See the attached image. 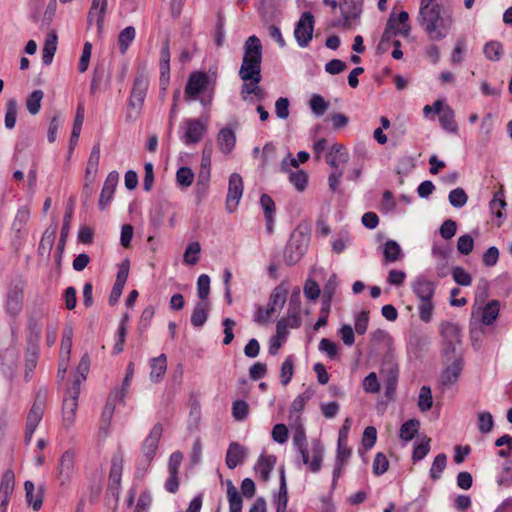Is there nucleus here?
I'll return each mask as SVG.
<instances>
[{"mask_svg": "<svg viewBox=\"0 0 512 512\" xmlns=\"http://www.w3.org/2000/svg\"><path fill=\"white\" fill-rule=\"evenodd\" d=\"M418 21L429 40L440 41L450 33L453 19L440 5L420 7Z\"/></svg>", "mask_w": 512, "mask_h": 512, "instance_id": "f257e3e1", "label": "nucleus"}, {"mask_svg": "<svg viewBox=\"0 0 512 512\" xmlns=\"http://www.w3.org/2000/svg\"><path fill=\"white\" fill-rule=\"evenodd\" d=\"M262 50L261 41L257 36L252 35L245 41L242 64L238 73L243 82H247L249 79L257 80L258 77H262Z\"/></svg>", "mask_w": 512, "mask_h": 512, "instance_id": "f03ea898", "label": "nucleus"}, {"mask_svg": "<svg viewBox=\"0 0 512 512\" xmlns=\"http://www.w3.org/2000/svg\"><path fill=\"white\" fill-rule=\"evenodd\" d=\"M413 293L420 300L418 307L419 318L424 323H429L433 317L434 304L433 297L435 295V282L426 279L423 276L417 277L411 285Z\"/></svg>", "mask_w": 512, "mask_h": 512, "instance_id": "7ed1b4c3", "label": "nucleus"}, {"mask_svg": "<svg viewBox=\"0 0 512 512\" xmlns=\"http://www.w3.org/2000/svg\"><path fill=\"white\" fill-rule=\"evenodd\" d=\"M148 87V77L143 72H137L134 77L132 89L128 100V106L132 111H135V115H132V113H128L126 115L127 121H134L140 115L147 95Z\"/></svg>", "mask_w": 512, "mask_h": 512, "instance_id": "20e7f679", "label": "nucleus"}, {"mask_svg": "<svg viewBox=\"0 0 512 512\" xmlns=\"http://www.w3.org/2000/svg\"><path fill=\"white\" fill-rule=\"evenodd\" d=\"M441 353L450 360L456 354V346L461 343V327L451 321H442L439 325Z\"/></svg>", "mask_w": 512, "mask_h": 512, "instance_id": "39448f33", "label": "nucleus"}, {"mask_svg": "<svg viewBox=\"0 0 512 512\" xmlns=\"http://www.w3.org/2000/svg\"><path fill=\"white\" fill-rule=\"evenodd\" d=\"M25 282L22 279L12 280L6 289L4 309L12 318H16L23 310Z\"/></svg>", "mask_w": 512, "mask_h": 512, "instance_id": "423d86ee", "label": "nucleus"}, {"mask_svg": "<svg viewBox=\"0 0 512 512\" xmlns=\"http://www.w3.org/2000/svg\"><path fill=\"white\" fill-rule=\"evenodd\" d=\"M76 451L73 448L66 450L59 458L56 469V479L61 486L72 479L75 472Z\"/></svg>", "mask_w": 512, "mask_h": 512, "instance_id": "0eeeda50", "label": "nucleus"}, {"mask_svg": "<svg viewBox=\"0 0 512 512\" xmlns=\"http://www.w3.org/2000/svg\"><path fill=\"white\" fill-rule=\"evenodd\" d=\"M162 432V425L160 423L155 424L142 444L143 458L141 464L144 465L145 469L150 466L155 457Z\"/></svg>", "mask_w": 512, "mask_h": 512, "instance_id": "6e6552de", "label": "nucleus"}, {"mask_svg": "<svg viewBox=\"0 0 512 512\" xmlns=\"http://www.w3.org/2000/svg\"><path fill=\"white\" fill-rule=\"evenodd\" d=\"M314 23V16L309 11L304 12L296 23L294 36L300 47H307L312 40Z\"/></svg>", "mask_w": 512, "mask_h": 512, "instance_id": "1a4fd4ad", "label": "nucleus"}, {"mask_svg": "<svg viewBox=\"0 0 512 512\" xmlns=\"http://www.w3.org/2000/svg\"><path fill=\"white\" fill-rule=\"evenodd\" d=\"M79 385H80V380H75L73 389L70 391V396L65 397L63 400V406H62L63 426L67 430L70 429L75 422L76 411L78 408V396L80 393Z\"/></svg>", "mask_w": 512, "mask_h": 512, "instance_id": "9d476101", "label": "nucleus"}, {"mask_svg": "<svg viewBox=\"0 0 512 512\" xmlns=\"http://www.w3.org/2000/svg\"><path fill=\"white\" fill-rule=\"evenodd\" d=\"M308 239L304 236L292 235L284 250V260L289 266L296 264L306 252Z\"/></svg>", "mask_w": 512, "mask_h": 512, "instance_id": "9b49d317", "label": "nucleus"}, {"mask_svg": "<svg viewBox=\"0 0 512 512\" xmlns=\"http://www.w3.org/2000/svg\"><path fill=\"white\" fill-rule=\"evenodd\" d=\"M243 180L240 174L232 173L229 177L228 193L226 198V209L232 213L237 208L243 194Z\"/></svg>", "mask_w": 512, "mask_h": 512, "instance_id": "f8f14e48", "label": "nucleus"}, {"mask_svg": "<svg viewBox=\"0 0 512 512\" xmlns=\"http://www.w3.org/2000/svg\"><path fill=\"white\" fill-rule=\"evenodd\" d=\"M210 78L205 72H193L187 81L185 94L187 98L196 99V97L204 92L209 85Z\"/></svg>", "mask_w": 512, "mask_h": 512, "instance_id": "ddd939ff", "label": "nucleus"}, {"mask_svg": "<svg viewBox=\"0 0 512 512\" xmlns=\"http://www.w3.org/2000/svg\"><path fill=\"white\" fill-rule=\"evenodd\" d=\"M45 405L46 391L39 390L36 393L34 403L28 412L26 418V426L37 428L38 424L43 418Z\"/></svg>", "mask_w": 512, "mask_h": 512, "instance_id": "4468645a", "label": "nucleus"}, {"mask_svg": "<svg viewBox=\"0 0 512 512\" xmlns=\"http://www.w3.org/2000/svg\"><path fill=\"white\" fill-rule=\"evenodd\" d=\"M15 475L12 470H6L0 483V512H6L10 496L14 491Z\"/></svg>", "mask_w": 512, "mask_h": 512, "instance_id": "2eb2a0df", "label": "nucleus"}, {"mask_svg": "<svg viewBox=\"0 0 512 512\" xmlns=\"http://www.w3.org/2000/svg\"><path fill=\"white\" fill-rule=\"evenodd\" d=\"M186 131L182 137L185 144L199 143L206 131L205 125L199 119H186Z\"/></svg>", "mask_w": 512, "mask_h": 512, "instance_id": "dca6fc26", "label": "nucleus"}, {"mask_svg": "<svg viewBox=\"0 0 512 512\" xmlns=\"http://www.w3.org/2000/svg\"><path fill=\"white\" fill-rule=\"evenodd\" d=\"M118 181L119 174L116 171H112L108 174L98 202L99 208L101 210H104L112 200Z\"/></svg>", "mask_w": 512, "mask_h": 512, "instance_id": "f3484780", "label": "nucleus"}, {"mask_svg": "<svg viewBox=\"0 0 512 512\" xmlns=\"http://www.w3.org/2000/svg\"><path fill=\"white\" fill-rule=\"evenodd\" d=\"M463 358L455 357L453 362L448 365L440 376V384L442 386H451L457 382L463 370Z\"/></svg>", "mask_w": 512, "mask_h": 512, "instance_id": "a211bd4d", "label": "nucleus"}, {"mask_svg": "<svg viewBox=\"0 0 512 512\" xmlns=\"http://www.w3.org/2000/svg\"><path fill=\"white\" fill-rule=\"evenodd\" d=\"M301 453L303 463L308 465L311 472L316 473L321 469L323 459V448L320 444H316L312 449V460L309 458V451L307 447L298 449Z\"/></svg>", "mask_w": 512, "mask_h": 512, "instance_id": "6ab92c4d", "label": "nucleus"}, {"mask_svg": "<svg viewBox=\"0 0 512 512\" xmlns=\"http://www.w3.org/2000/svg\"><path fill=\"white\" fill-rule=\"evenodd\" d=\"M247 451L238 442H231L226 452L225 462L229 469L236 468L246 458Z\"/></svg>", "mask_w": 512, "mask_h": 512, "instance_id": "aec40b11", "label": "nucleus"}, {"mask_svg": "<svg viewBox=\"0 0 512 512\" xmlns=\"http://www.w3.org/2000/svg\"><path fill=\"white\" fill-rule=\"evenodd\" d=\"M349 159V154L344 145L335 143L326 155V162L334 169L339 170V166L345 164Z\"/></svg>", "mask_w": 512, "mask_h": 512, "instance_id": "412c9836", "label": "nucleus"}, {"mask_svg": "<svg viewBox=\"0 0 512 512\" xmlns=\"http://www.w3.org/2000/svg\"><path fill=\"white\" fill-rule=\"evenodd\" d=\"M123 472V455L118 452L111 458V467L109 471V482L107 487L121 486Z\"/></svg>", "mask_w": 512, "mask_h": 512, "instance_id": "4be33fe9", "label": "nucleus"}, {"mask_svg": "<svg viewBox=\"0 0 512 512\" xmlns=\"http://www.w3.org/2000/svg\"><path fill=\"white\" fill-rule=\"evenodd\" d=\"M211 170V149L204 148L202 153L201 168L198 174L197 187L207 188Z\"/></svg>", "mask_w": 512, "mask_h": 512, "instance_id": "5701e85b", "label": "nucleus"}, {"mask_svg": "<svg viewBox=\"0 0 512 512\" xmlns=\"http://www.w3.org/2000/svg\"><path fill=\"white\" fill-rule=\"evenodd\" d=\"M24 488H25L26 500H27L28 504L31 505L35 511L40 510V508L42 507V504H43L44 487L43 486L38 487L37 493H36V495H34L35 486H34L33 482L28 480L24 483Z\"/></svg>", "mask_w": 512, "mask_h": 512, "instance_id": "b1692460", "label": "nucleus"}, {"mask_svg": "<svg viewBox=\"0 0 512 512\" xmlns=\"http://www.w3.org/2000/svg\"><path fill=\"white\" fill-rule=\"evenodd\" d=\"M167 370V357L165 354H161L158 357L150 360V379L153 382H159L162 380Z\"/></svg>", "mask_w": 512, "mask_h": 512, "instance_id": "393cba45", "label": "nucleus"}, {"mask_svg": "<svg viewBox=\"0 0 512 512\" xmlns=\"http://www.w3.org/2000/svg\"><path fill=\"white\" fill-rule=\"evenodd\" d=\"M99 161H100V145L96 144L93 146L90 156H89V159H88V162H87L86 171H85L86 181H89L90 183L94 182L96 175H97V171H98Z\"/></svg>", "mask_w": 512, "mask_h": 512, "instance_id": "a878e982", "label": "nucleus"}, {"mask_svg": "<svg viewBox=\"0 0 512 512\" xmlns=\"http://www.w3.org/2000/svg\"><path fill=\"white\" fill-rule=\"evenodd\" d=\"M217 141L220 150L225 154H229L235 147V132L228 127L222 128L218 133Z\"/></svg>", "mask_w": 512, "mask_h": 512, "instance_id": "bb28decb", "label": "nucleus"}, {"mask_svg": "<svg viewBox=\"0 0 512 512\" xmlns=\"http://www.w3.org/2000/svg\"><path fill=\"white\" fill-rule=\"evenodd\" d=\"M41 334L42 323L38 319H29L27 323V346L39 347Z\"/></svg>", "mask_w": 512, "mask_h": 512, "instance_id": "cd10ccee", "label": "nucleus"}, {"mask_svg": "<svg viewBox=\"0 0 512 512\" xmlns=\"http://www.w3.org/2000/svg\"><path fill=\"white\" fill-rule=\"evenodd\" d=\"M57 40L58 37L55 31H52L47 35L42 50V62L44 65H50L52 63L57 50Z\"/></svg>", "mask_w": 512, "mask_h": 512, "instance_id": "c85d7f7f", "label": "nucleus"}, {"mask_svg": "<svg viewBox=\"0 0 512 512\" xmlns=\"http://www.w3.org/2000/svg\"><path fill=\"white\" fill-rule=\"evenodd\" d=\"M276 464V456L274 455H261L256 464V470L259 472L262 481L267 482L270 478V473Z\"/></svg>", "mask_w": 512, "mask_h": 512, "instance_id": "c756f323", "label": "nucleus"}, {"mask_svg": "<svg viewBox=\"0 0 512 512\" xmlns=\"http://www.w3.org/2000/svg\"><path fill=\"white\" fill-rule=\"evenodd\" d=\"M506 202L504 200V191L500 189L495 192L492 200L489 203V208L492 214H494L500 221L496 224L497 227H500L502 224V219H504L503 210L506 207Z\"/></svg>", "mask_w": 512, "mask_h": 512, "instance_id": "7c9ffc66", "label": "nucleus"}, {"mask_svg": "<svg viewBox=\"0 0 512 512\" xmlns=\"http://www.w3.org/2000/svg\"><path fill=\"white\" fill-rule=\"evenodd\" d=\"M500 311V302L496 299L490 300L482 309L481 321L484 325H492L497 319Z\"/></svg>", "mask_w": 512, "mask_h": 512, "instance_id": "2f4dec72", "label": "nucleus"}, {"mask_svg": "<svg viewBox=\"0 0 512 512\" xmlns=\"http://www.w3.org/2000/svg\"><path fill=\"white\" fill-rule=\"evenodd\" d=\"M227 497L230 512H242V497L231 480H227Z\"/></svg>", "mask_w": 512, "mask_h": 512, "instance_id": "473e14b6", "label": "nucleus"}, {"mask_svg": "<svg viewBox=\"0 0 512 512\" xmlns=\"http://www.w3.org/2000/svg\"><path fill=\"white\" fill-rule=\"evenodd\" d=\"M439 122L441 127L450 133H455L458 130L454 110L448 105L444 107L443 112L439 115Z\"/></svg>", "mask_w": 512, "mask_h": 512, "instance_id": "72a5a7b5", "label": "nucleus"}, {"mask_svg": "<svg viewBox=\"0 0 512 512\" xmlns=\"http://www.w3.org/2000/svg\"><path fill=\"white\" fill-rule=\"evenodd\" d=\"M57 232V225H50L45 232L43 233V236L41 238V241L39 243V252L41 255L47 253L49 254L52 250V247L54 245L55 236Z\"/></svg>", "mask_w": 512, "mask_h": 512, "instance_id": "f704fd0d", "label": "nucleus"}, {"mask_svg": "<svg viewBox=\"0 0 512 512\" xmlns=\"http://www.w3.org/2000/svg\"><path fill=\"white\" fill-rule=\"evenodd\" d=\"M401 253V247L396 241H386L383 249L384 263H392L398 261L401 258Z\"/></svg>", "mask_w": 512, "mask_h": 512, "instance_id": "c9c22d12", "label": "nucleus"}, {"mask_svg": "<svg viewBox=\"0 0 512 512\" xmlns=\"http://www.w3.org/2000/svg\"><path fill=\"white\" fill-rule=\"evenodd\" d=\"M420 427V421L417 419H410L404 422L400 427L399 437L401 440L408 442L414 438Z\"/></svg>", "mask_w": 512, "mask_h": 512, "instance_id": "e433bc0d", "label": "nucleus"}, {"mask_svg": "<svg viewBox=\"0 0 512 512\" xmlns=\"http://www.w3.org/2000/svg\"><path fill=\"white\" fill-rule=\"evenodd\" d=\"M39 358V347L27 346L25 351V378L34 371Z\"/></svg>", "mask_w": 512, "mask_h": 512, "instance_id": "4c0bfd02", "label": "nucleus"}, {"mask_svg": "<svg viewBox=\"0 0 512 512\" xmlns=\"http://www.w3.org/2000/svg\"><path fill=\"white\" fill-rule=\"evenodd\" d=\"M208 307H209V304L206 302V303H198L193 312H192V315H191V324L194 326V327H202L205 322L207 321V318H208V313H207V310H208Z\"/></svg>", "mask_w": 512, "mask_h": 512, "instance_id": "58836bf2", "label": "nucleus"}, {"mask_svg": "<svg viewBox=\"0 0 512 512\" xmlns=\"http://www.w3.org/2000/svg\"><path fill=\"white\" fill-rule=\"evenodd\" d=\"M72 216H73V209H72V207H68L66 212H65V215H64L63 225H62V228H61L60 239H59L58 245H57V250H58V252L60 254L63 252L64 247H65L66 239H67L68 234H69V229H70V223H71Z\"/></svg>", "mask_w": 512, "mask_h": 512, "instance_id": "ea45409f", "label": "nucleus"}, {"mask_svg": "<svg viewBox=\"0 0 512 512\" xmlns=\"http://www.w3.org/2000/svg\"><path fill=\"white\" fill-rule=\"evenodd\" d=\"M135 35H136V30L133 26H128L120 32V34L118 36V45H119V50L122 54L126 53L131 42L134 40Z\"/></svg>", "mask_w": 512, "mask_h": 512, "instance_id": "a19ab883", "label": "nucleus"}, {"mask_svg": "<svg viewBox=\"0 0 512 512\" xmlns=\"http://www.w3.org/2000/svg\"><path fill=\"white\" fill-rule=\"evenodd\" d=\"M287 294L288 290L283 286V284L278 285L272 291L269 297L268 306L273 307L275 309L277 308V306L283 307V305L286 302Z\"/></svg>", "mask_w": 512, "mask_h": 512, "instance_id": "79ce46f5", "label": "nucleus"}, {"mask_svg": "<svg viewBox=\"0 0 512 512\" xmlns=\"http://www.w3.org/2000/svg\"><path fill=\"white\" fill-rule=\"evenodd\" d=\"M44 93L42 90H34L26 100V108L30 114L36 115L41 108V101L43 99Z\"/></svg>", "mask_w": 512, "mask_h": 512, "instance_id": "37998d69", "label": "nucleus"}, {"mask_svg": "<svg viewBox=\"0 0 512 512\" xmlns=\"http://www.w3.org/2000/svg\"><path fill=\"white\" fill-rule=\"evenodd\" d=\"M483 52L489 60L498 61L503 53V46L498 41H490L485 44Z\"/></svg>", "mask_w": 512, "mask_h": 512, "instance_id": "c03bdc74", "label": "nucleus"}, {"mask_svg": "<svg viewBox=\"0 0 512 512\" xmlns=\"http://www.w3.org/2000/svg\"><path fill=\"white\" fill-rule=\"evenodd\" d=\"M17 119V102L15 99H9L6 103L5 127L13 129Z\"/></svg>", "mask_w": 512, "mask_h": 512, "instance_id": "a18cd8bd", "label": "nucleus"}, {"mask_svg": "<svg viewBox=\"0 0 512 512\" xmlns=\"http://www.w3.org/2000/svg\"><path fill=\"white\" fill-rule=\"evenodd\" d=\"M433 405V398L431 388L429 386H422L419 393L418 407L420 411L426 412L431 409Z\"/></svg>", "mask_w": 512, "mask_h": 512, "instance_id": "49530a36", "label": "nucleus"}, {"mask_svg": "<svg viewBox=\"0 0 512 512\" xmlns=\"http://www.w3.org/2000/svg\"><path fill=\"white\" fill-rule=\"evenodd\" d=\"M446 463L447 457L444 453H440L434 458V461L430 469V477L433 480H437L441 477V474L446 467Z\"/></svg>", "mask_w": 512, "mask_h": 512, "instance_id": "de8ad7c7", "label": "nucleus"}, {"mask_svg": "<svg viewBox=\"0 0 512 512\" xmlns=\"http://www.w3.org/2000/svg\"><path fill=\"white\" fill-rule=\"evenodd\" d=\"M294 373V360L292 356H288L281 365V383L286 386L290 383Z\"/></svg>", "mask_w": 512, "mask_h": 512, "instance_id": "09e8293b", "label": "nucleus"}, {"mask_svg": "<svg viewBox=\"0 0 512 512\" xmlns=\"http://www.w3.org/2000/svg\"><path fill=\"white\" fill-rule=\"evenodd\" d=\"M114 410H115V407L112 406V400L106 401V404H105L102 414H101V420H100V430H102L105 435L108 433V428L110 426V422H111L112 416L114 414Z\"/></svg>", "mask_w": 512, "mask_h": 512, "instance_id": "8fccbe9b", "label": "nucleus"}, {"mask_svg": "<svg viewBox=\"0 0 512 512\" xmlns=\"http://www.w3.org/2000/svg\"><path fill=\"white\" fill-rule=\"evenodd\" d=\"M448 199L453 207L461 208L467 203L468 196L463 188H455L450 191Z\"/></svg>", "mask_w": 512, "mask_h": 512, "instance_id": "3c124183", "label": "nucleus"}, {"mask_svg": "<svg viewBox=\"0 0 512 512\" xmlns=\"http://www.w3.org/2000/svg\"><path fill=\"white\" fill-rule=\"evenodd\" d=\"M73 330L71 327L65 328L62 334L60 355L69 360L72 349Z\"/></svg>", "mask_w": 512, "mask_h": 512, "instance_id": "603ef678", "label": "nucleus"}, {"mask_svg": "<svg viewBox=\"0 0 512 512\" xmlns=\"http://www.w3.org/2000/svg\"><path fill=\"white\" fill-rule=\"evenodd\" d=\"M108 1L107 0H92L91 7L94 10H99L97 13V29L99 32L102 31L104 26V19L107 10Z\"/></svg>", "mask_w": 512, "mask_h": 512, "instance_id": "864d4df0", "label": "nucleus"}, {"mask_svg": "<svg viewBox=\"0 0 512 512\" xmlns=\"http://www.w3.org/2000/svg\"><path fill=\"white\" fill-rule=\"evenodd\" d=\"M249 414V405L244 400H236L232 404V415L238 421H243Z\"/></svg>", "mask_w": 512, "mask_h": 512, "instance_id": "5fc2aeb1", "label": "nucleus"}, {"mask_svg": "<svg viewBox=\"0 0 512 512\" xmlns=\"http://www.w3.org/2000/svg\"><path fill=\"white\" fill-rule=\"evenodd\" d=\"M29 218L30 210L28 209V207L23 206L19 208L12 223L13 229L16 230L17 232H20L25 226V224L28 222Z\"/></svg>", "mask_w": 512, "mask_h": 512, "instance_id": "6e6d98bb", "label": "nucleus"}, {"mask_svg": "<svg viewBox=\"0 0 512 512\" xmlns=\"http://www.w3.org/2000/svg\"><path fill=\"white\" fill-rule=\"evenodd\" d=\"M201 248L198 242H192L188 244L184 253V262L189 265H195L199 261L198 254Z\"/></svg>", "mask_w": 512, "mask_h": 512, "instance_id": "4d7b16f0", "label": "nucleus"}, {"mask_svg": "<svg viewBox=\"0 0 512 512\" xmlns=\"http://www.w3.org/2000/svg\"><path fill=\"white\" fill-rule=\"evenodd\" d=\"M176 180L180 186L189 187L194 181V173L189 167H180L176 173Z\"/></svg>", "mask_w": 512, "mask_h": 512, "instance_id": "13d9d810", "label": "nucleus"}, {"mask_svg": "<svg viewBox=\"0 0 512 512\" xmlns=\"http://www.w3.org/2000/svg\"><path fill=\"white\" fill-rule=\"evenodd\" d=\"M289 180L298 191H304L308 183V175L305 171L298 170L289 175Z\"/></svg>", "mask_w": 512, "mask_h": 512, "instance_id": "bf43d9fd", "label": "nucleus"}, {"mask_svg": "<svg viewBox=\"0 0 512 512\" xmlns=\"http://www.w3.org/2000/svg\"><path fill=\"white\" fill-rule=\"evenodd\" d=\"M389 461L385 454L379 452L375 455L373 460V473L380 476L388 471Z\"/></svg>", "mask_w": 512, "mask_h": 512, "instance_id": "052dcab7", "label": "nucleus"}, {"mask_svg": "<svg viewBox=\"0 0 512 512\" xmlns=\"http://www.w3.org/2000/svg\"><path fill=\"white\" fill-rule=\"evenodd\" d=\"M160 72H161V78H163L165 75H169L170 72V50L168 42L165 43V45L162 47L160 52Z\"/></svg>", "mask_w": 512, "mask_h": 512, "instance_id": "680f3d73", "label": "nucleus"}, {"mask_svg": "<svg viewBox=\"0 0 512 512\" xmlns=\"http://www.w3.org/2000/svg\"><path fill=\"white\" fill-rule=\"evenodd\" d=\"M494 426L493 416L490 412H481L478 414V428L481 433H489Z\"/></svg>", "mask_w": 512, "mask_h": 512, "instance_id": "e2e57ef3", "label": "nucleus"}, {"mask_svg": "<svg viewBox=\"0 0 512 512\" xmlns=\"http://www.w3.org/2000/svg\"><path fill=\"white\" fill-rule=\"evenodd\" d=\"M260 204L264 211L265 220L274 217L276 207L274 200L268 194H262L260 197Z\"/></svg>", "mask_w": 512, "mask_h": 512, "instance_id": "0e129e2a", "label": "nucleus"}, {"mask_svg": "<svg viewBox=\"0 0 512 512\" xmlns=\"http://www.w3.org/2000/svg\"><path fill=\"white\" fill-rule=\"evenodd\" d=\"M328 102L318 94H315L310 99V108L317 115L322 116L328 108Z\"/></svg>", "mask_w": 512, "mask_h": 512, "instance_id": "69168bd1", "label": "nucleus"}, {"mask_svg": "<svg viewBox=\"0 0 512 512\" xmlns=\"http://www.w3.org/2000/svg\"><path fill=\"white\" fill-rule=\"evenodd\" d=\"M454 281L461 286H469L472 282L471 275L462 267H454L452 269Z\"/></svg>", "mask_w": 512, "mask_h": 512, "instance_id": "338daca9", "label": "nucleus"}, {"mask_svg": "<svg viewBox=\"0 0 512 512\" xmlns=\"http://www.w3.org/2000/svg\"><path fill=\"white\" fill-rule=\"evenodd\" d=\"M474 248V240L469 234L462 235L458 238L457 249L463 255H469Z\"/></svg>", "mask_w": 512, "mask_h": 512, "instance_id": "774afa93", "label": "nucleus"}]
</instances>
